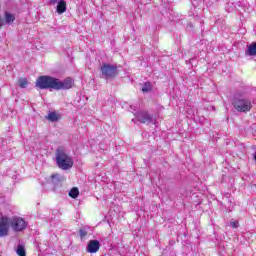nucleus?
Here are the masks:
<instances>
[{"instance_id":"obj_5","label":"nucleus","mask_w":256,"mask_h":256,"mask_svg":"<svg viewBox=\"0 0 256 256\" xmlns=\"http://www.w3.org/2000/svg\"><path fill=\"white\" fill-rule=\"evenodd\" d=\"M233 106L236 109V111H239L240 113L251 111V101L245 98H234Z\"/></svg>"},{"instance_id":"obj_4","label":"nucleus","mask_w":256,"mask_h":256,"mask_svg":"<svg viewBox=\"0 0 256 256\" xmlns=\"http://www.w3.org/2000/svg\"><path fill=\"white\" fill-rule=\"evenodd\" d=\"M101 78L109 81V79H115L119 75L117 66L113 64L104 63L100 68Z\"/></svg>"},{"instance_id":"obj_16","label":"nucleus","mask_w":256,"mask_h":256,"mask_svg":"<svg viewBox=\"0 0 256 256\" xmlns=\"http://www.w3.org/2000/svg\"><path fill=\"white\" fill-rule=\"evenodd\" d=\"M16 253L19 256H26L25 247L23 245H18Z\"/></svg>"},{"instance_id":"obj_9","label":"nucleus","mask_w":256,"mask_h":256,"mask_svg":"<svg viewBox=\"0 0 256 256\" xmlns=\"http://www.w3.org/2000/svg\"><path fill=\"white\" fill-rule=\"evenodd\" d=\"M46 119L48 121H51V123H55L61 119V114L55 111H52L48 113V115L46 116Z\"/></svg>"},{"instance_id":"obj_22","label":"nucleus","mask_w":256,"mask_h":256,"mask_svg":"<svg viewBox=\"0 0 256 256\" xmlns=\"http://www.w3.org/2000/svg\"><path fill=\"white\" fill-rule=\"evenodd\" d=\"M4 23L3 20L0 18V27H3Z\"/></svg>"},{"instance_id":"obj_2","label":"nucleus","mask_w":256,"mask_h":256,"mask_svg":"<svg viewBox=\"0 0 256 256\" xmlns=\"http://www.w3.org/2000/svg\"><path fill=\"white\" fill-rule=\"evenodd\" d=\"M56 165L62 171H68L74 165L73 157L67 153V150L63 146H60L56 149L55 153Z\"/></svg>"},{"instance_id":"obj_18","label":"nucleus","mask_w":256,"mask_h":256,"mask_svg":"<svg viewBox=\"0 0 256 256\" xmlns=\"http://www.w3.org/2000/svg\"><path fill=\"white\" fill-rule=\"evenodd\" d=\"M230 227H232V229H238L239 228V221H230Z\"/></svg>"},{"instance_id":"obj_21","label":"nucleus","mask_w":256,"mask_h":256,"mask_svg":"<svg viewBox=\"0 0 256 256\" xmlns=\"http://www.w3.org/2000/svg\"><path fill=\"white\" fill-rule=\"evenodd\" d=\"M80 235L81 237H85V232H83V230H80Z\"/></svg>"},{"instance_id":"obj_10","label":"nucleus","mask_w":256,"mask_h":256,"mask_svg":"<svg viewBox=\"0 0 256 256\" xmlns=\"http://www.w3.org/2000/svg\"><path fill=\"white\" fill-rule=\"evenodd\" d=\"M56 11L59 15H63V13H65V11H67V2H65V0L60 1L57 4Z\"/></svg>"},{"instance_id":"obj_12","label":"nucleus","mask_w":256,"mask_h":256,"mask_svg":"<svg viewBox=\"0 0 256 256\" xmlns=\"http://www.w3.org/2000/svg\"><path fill=\"white\" fill-rule=\"evenodd\" d=\"M142 91L143 93H149L150 91H153V86L150 84V82H145L142 85Z\"/></svg>"},{"instance_id":"obj_15","label":"nucleus","mask_w":256,"mask_h":256,"mask_svg":"<svg viewBox=\"0 0 256 256\" xmlns=\"http://www.w3.org/2000/svg\"><path fill=\"white\" fill-rule=\"evenodd\" d=\"M18 83H19V87H21V89H26L27 85H29V81H27L26 78L19 79Z\"/></svg>"},{"instance_id":"obj_1","label":"nucleus","mask_w":256,"mask_h":256,"mask_svg":"<svg viewBox=\"0 0 256 256\" xmlns=\"http://www.w3.org/2000/svg\"><path fill=\"white\" fill-rule=\"evenodd\" d=\"M39 89H54L55 91H61L71 89L73 87V79L66 78L61 81L51 76H40L36 82Z\"/></svg>"},{"instance_id":"obj_17","label":"nucleus","mask_w":256,"mask_h":256,"mask_svg":"<svg viewBox=\"0 0 256 256\" xmlns=\"http://www.w3.org/2000/svg\"><path fill=\"white\" fill-rule=\"evenodd\" d=\"M240 95L241 96H243V95H256V90L255 89L246 90L245 92H242Z\"/></svg>"},{"instance_id":"obj_6","label":"nucleus","mask_w":256,"mask_h":256,"mask_svg":"<svg viewBox=\"0 0 256 256\" xmlns=\"http://www.w3.org/2000/svg\"><path fill=\"white\" fill-rule=\"evenodd\" d=\"M10 225L12 230L16 233H20V231H25V229H27V221L17 216L10 219Z\"/></svg>"},{"instance_id":"obj_7","label":"nucleus","mask_w":256,"mask_h":256,"mask_svg":"<svg viewBox=\"0 0 256 256\" xmlns=\"http://www.w3.org/2000/svg\"><path fill=\"white\" fill-rule=\"evenodd\" d=\"M11 225V219L7 216L0 218V237H7L9 235V227Z\"/></svg>"},{"instance_id":"obj_13","label":"nucleus","mask_w":256,"mask_h":256,"mask_svg":"<svg viewBox=\"0 0 256 256\" xmlns=\"http://www.w3.org/2000/svg\"><path fill=\"white\" fill-rule=\"evenodd\" d=\"M69 196L72 197V199H77L79 197V188L74 187L69 191Z\"/></svg>"},{"instance_id":"obj_19","label":"nucleus","mask_w":256,"mask_h":256,"mask_svg":"<svg viewBox=\"0 0 256 256\" xmlns=\"http://www.w3.org/2000/svg\"><path fill=\"white\" fill-rule=\"evenodd\" d=\"M62 0H50L51 5H58V3Z\"/></svg>"},{"instance_id":"obj_11","label":"nucleus","mask_w":256,"mask_h":256,"mask_svg":"<svg viewBox=\"0 0 256 256\" xmlns=\"http://www.w3.org/2000/svg\"><path fill=\"white\" fill-rule=\"evenodd\" d=\"M246 55H250V57H254L256 55V41L248 46Z\"/></svg>"},{"instance_id":"obj_14","label":"nucleus","mask_w":256,"mask_h":256,"mask_svg":"<svg viewBox=\"0 0 256 256\" xmlns=\"http://www.w3.org/2000/svg\"><path fill=\"white\" fill-rule=\"evenodd\" d=\"M5 21L6 23H13L15 21V16L9 12L5 13Z\"/></svg>"},{"instance_id":"obj_3","label":"nucleus","mask_w":256,"mask_h":256,"mask_svg":"<svg viewBox=\"0 0 256 256\" xmlns=\"http://www.w3.org/2000/svg\"><path fill=\"white\" fill-rule=\"evenodd\" d=\"M130 109H132V113H134L136 119L140 123H157V120L153 117V115L149 114L147 111H143V105H135V106H130Z\"/></svg>"},{"instance_id":"obj_20","label":"nucleus","mask_w":256,"mask_h":256,"mask_svg":"<svg viewBox=\"0 0 256 256\" xmlns=\"http://www.w3.org/2000/svg\"><path fill=\"white\" fill-rule=\"evenodd\" d=\"M52 179H59V174L52 175Z\"/></svg>"},{"instance_id":"obj_8","label":"nucleus","mask_w":256,"mask_h":256,"mask_svg":"<svg viewBox=\"0 0 256 256\" xmlns=\"http://www.w3.org/2000/svg\"><path fill=\"white\" fill-rule=\"evenodd\" d=\"M99 249H101V243H99V240H90L86 247V251L88 253H97Z\"/></svg>"}]
</instances>
